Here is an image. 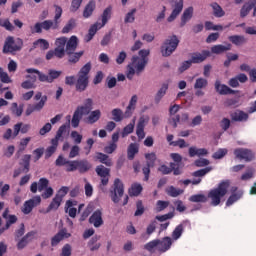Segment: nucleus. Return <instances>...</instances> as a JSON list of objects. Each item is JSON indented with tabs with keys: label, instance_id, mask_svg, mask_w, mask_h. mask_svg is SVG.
Returning a JSON list of instances; mask_svg holds the SVG:
<instances>
[{
	"label": "nucleus",
	"instance_id": "obj_1",
	"mask_svg": "<svg viewBox=\"0 0 256 256\" xmlns=\"http://www.w3.org/2000/svg\"><path fill=\"white\" fill-rule=\"evenodd\" d=\"M149 49H142L139 51V56H133L131 63L127 66L126 77L127 79H133L135 75L143 73L145 66L147 65V57H149Z\"/></svg>",
	"mask_w": 256,
	"mask_h": 256
},
{
	"label": "nucleus",
	"instance_id": "obj_2",
	"mask_svg": "<svg viewBox=\"0 0 256 256\" xmlns=\"http://www.w3.org/2000/svg\"><path fill=\"white\" fill-rule=\"evenodd\" d=\"M112 13H113L112 6H108L106 9H104L101 15L102 22H97L96 24L92 25L89 29L88 34L84 37V41H86V43H89V41H91V39L95 37V34L97 33V31H99V29H103V27L107 25V23L109 22V19H111Z\"/></svg>",
	"mask_w": 256,
	"mask_h": 256
},
{
	"label": "nucleus",
	"instance_id": "obj_3",
	"mask_svg": "<svg viewBox=\"0 0 256 256\" xmlns=\"http://www.w3.org/2000/svg\"><path fill=\"white\" fill-rule=\"evenodd\" d=\"M89 71H91V63H86L78 72L76 91L81 93L87 89L89 85Z\"/></svg>",
	"mask_w": 256,
	"mask_h": 256
},
{
	"label": "nucleus",
	"instance_id": "obj_4",
	"mask_svg": "<svg viewBox=\"0 0 256 256\" xmlns=\"http://www.w3.org/2000/svg\"><path fill=\"white\" fill-rule=\"evenodd\" d=\"M177 47H179V38L177 36L172 35L169 36L161 45L160 53L162 57H171L173 53L177 50Z\"/></svg>",
	"mask_w": 256,
	"mask_h": 256
},
{
	"label": "nucleus",
	"instance_id": "obj_5",
	"mask_svg": "<svg viewBox=\"0 0 256 256\" xmlns=\"http://www.w3.org/2000/svg\"><path fill=\"white\" fill-rule=\"evenodd\" d=\"M229 189V182H222L219 186L211 190L208 194L209 199H211V205L217 207L221 203V197L227 195V190Z\"/></svg>",
	"mask_w": 256,
	"mask_h": 256
},
{
	"label": "nucleus",
	"instance_id": "obj_6",
	"mask_svg": "<svg viewBox=\"0 0 256 256\" xmlns=\"http://www.w3.org/2000/svg\"><path fill=\"white\" fill-rule=\"evenodd\" d=\"M124 193L125 187L123 186V182L121 181V179L116 178L114 180L113 188L110 190V197L113 203H119Z\"/></svg>",
	"mask_w": 256,
	"mask_h": 256
},
{
	"label": "nucleus",
	"instance_id": "obj_7",
	"mask_svg": "<svg viewBox=\"0 0 256 256\" xmlns=\"http://www.w3.org/2000/svg\"><path fill=\"white\" fill-rule=\"evenodd\" d=\"M21 45V40H15V38L9 36L5 40L3 53H15V51H19V49H21Z\"/></svg>",
	"mask_w": 256,
	"mask_h": 256
},
{
	"label": "nucleus",
	"instance_id": "obj_8",
	"mask_svg": "<svg viewBox=\"0 0 256 256\" xmlns=\"http://www.w3.org/2000/svg\"><path fill=\"white\" fill-rule=\"evenodd\" d=\"M39 205H41V196H34L32 199L24 203L22 213H24V215H29V213Z\"/></svg>",
	"mask_w": 256,
	"mask_h": 256
},
{
	"label": "nucleus",
	"instance_id": "obj_9",
	"mask_svg": "<svg viewBox=\"0 0 256 256\" xmlns=\"http://www.w3.org/2000/svg\"><path fill=\"white\" fill-rule=\"evenodd\" d=\"M155 159H157L155 153L146 154L147 166L142 170L144 173V181H149V174L151 173V167L155 165Z\"/></svg>",
	"mask_w": 256,
	"mask_h": 256
},
{
	"label": "nucleus",
	"instance_id": "obj_10",
	"mask_svg": "<svg viewBox=\"0 0 256 256\" xmlns=\"http://www.w3.org/2000/svg\"><path fill=\"white\" fill-rule=\"evenodd\" d=\"M96 173L99 177H101L102 185L105 186L109 183V175L111 173V170L109 168H106L103 165H99L96 167Z\"/></svg>",
	"mask_w": 256,
	"mask_h": 256
},
{
	"label": "nucleus",
	"instance_id": "obj_11",
	"mask_svg": "<svg viewBox=\"0 0 256 256\" xmlns=\"http://www.w3.org/2000/svg\"><path fill=\"white\" fill-rule=\"evenodd\" d=\"M234 155L236 159H240L243 161H252L253 160V152L248 149L238 148L234 150Z\"/></svg>",
	"mask_w": 256,
	"mask_h": 256
},
{
	"label": "nucleus",
	"instance_id": "obj_12",
	"mask_svg": "<svg viewBox=\"0 0 256 256\" xmlns=\"http://www.w3.org/2000/svg\"><path fill=\"white\" fill-rule=\"evenodd\" d=\"M71 237V233L67 232V229L60 230L54 237L51 239L52 247H57L63 239H69Z\"/></svg>",
	"mask_w": 256,
	"mask_h": 256
},
{
	"label": "nucleus",
	"instance_id": "obj_13",
	"mask_svg": "<svg viewBox=\"0 0 256 256\" xmlns=\"http://www.w3.org/2000/svg\"><path fill=\"white\" fill-rule=\"evenodd\" d=\"M173 245V239L171 237H164L162 240H158V251L165 253L171 249Z\"/></svg>",
	"mask_w": 256,
	"mask_h": 256
},
{
	"label": "nucleus",
	"instance_id": "obj_14",
	"mask_svg": "<svg viewBox=\"0 0 256 256\" xmlns=\"http://www.w3.org/2000/svg\"><path fill=\"white\" fill-rule=\"evenodd\" d=\"M183 11V0L178 1L175 6L174 9L172 11V13L170 14V16L167 18V22L168 23H173V21L175 19H177V17H179V14Z\"/></svg>",
	"mask_w": 256,
	"mask_h": 256
},
{
	"label": "nucleus",
	"instance_id": "obj_15",
	"mask_svg": "<svg viewBox=\"0 0 256 256\" xmlns=\"http://www.w3.org/2000/svg\"><path fill=\"white\" fill-rule=\"evenodd\" d=\"M215 89L220 95H233V93H235L229 86L221 84V81L219 80H216L215 82Z\"/></svg>",
	"mask_w": 256,
	"mask_h": 256
},
{
	"label": "nucleus",
	"instance_id": "obj_16",
	"mask_svg": "<svg viewBox=\"0 0 256 256\" xmlns=\"http://www.w3.org/2000/svg\"><path fill=\"white\" fill-rule=\"evenodd\" d=\"M167 91H169V84L163 83L154 96V101L156 104L161 103L163 97L167 95Z\"/></svg>",
	"mask_w": 256,
	"mask_h": 256
},
{
	"label": "nucleus",
	"instance_id": "obj_17",
	"mask_svg": "<svg viewBox=\"0 0 256 256\" xmlns=\"http://www.w3.org/2000/svg\"><path fill=\"white\" fill-rule=\"evenodd\" d=\"M66 121L67 124L60 126L57 131L56 137L52 139L53 141H56L57 143H59V141H63V133H65V131H67V127L71 125V115L66 116Z\"/></svg>",
	"mask_w": 256,
	"mask_h": 256
},
{
	"label": "nucleus",
	"instance_id": "obj_18",
	"mask_svg": "<svg viewBox=\"0 0 256 256\" xmlns=\"http://www.w3.org/2000/svg\"><path fill=\"white\" fill-rule=\"evenodd\" d=\"M211 55V52L204 50L201 53L196 52L194 54H192L190 61L192 63H203V61H205V59H207V57H209Z\"/></svg>",
	"mask_w": 256,
	"mask_h": 256
},
{
	"label": "nucleus",
	"instance_id": "obj_19",
	"mask_svg": "<svg viewBox=\"0 0 256 256\" xmlns=\"http://www.w3.org/2000/svg\"><path fill=\"white\" fill-rule=\"evenodd\" d=\"M89 222L96 228L101 227V225H103V214L100 212V210H96L92 214V217L89 218Z\"/></svg>",
	"mask_w": 256,
	"mask_h": 256
},
{
	"label": "nucleus",
	"instance_id": "obj_20",
	"mask_svg": "<svg viewBox=\"0 0 256 256\" xmlns=\"http://www.w3.org/2000/svg\"><path fill=\"white\" fill-rule=\"evenodd\" d=\"M252 9H255V3L253 2V0H249L248 2L244 3V5L242 6L240 10V17L242 19L247 17V15L251 13Z\"/></svg>",
	"mask_w": 256,
	"mask_h": 256
},
{
	"label": "nucleus",
	"instance_id": "obj_21",
	"mask_svg": "<svg viewBox=\"0 0 256 256\" xmlns=\"http://www.w3.org/2000/svg\"><path fill=\"white\" fill-rule=\"evenodd\" d=\"M46 103H47V97L42 98V100L36 103L34 106H30L26 109V115H31L33 111H41V109L45 107Z\"/></svg>",
	"mask_w": 256,
	"mask_h": 256
},
{
	"label": "nucleus",
	"instance_id": "obj_22",
	"mask_svg": "<svg viewBox=\"0 0 256 256\" xmlns=\"http://www.w3.org/2000/svg\"><path fill=\"white\" fill-rule=\"evenodd\" d=\"M75 205H77V202L68 200L65 206L66 213H68L69 217H72L73 219L77 217V208H73Z\"/></svg>",
	"mask_w": 256,
	"mask_h": 256
},
{
	"label": "nucleus",
	"instance_id": "obj_23",
	"mask_svg": "<svg viewBox=\"0 0 256 256\" xmlns=\"http://www.w3.org/2000/svg\"><path fill=\"white\" fill-rule=\"evenodd\" d=\"M193 11V7H188L184 10L181 17V27H184V25H186L188 21H191V19H193Z\"/></svg>",
	"mask_w": 256,
	"mask_h": 256
},
{
	"label": "nucleus",
	"instance_id": "obj_24",
	"mask_svg": "<svg viewBox=\"0 0 256 256\" xmlns=\"http://www.w3.org/2000/svg\"><path fill=\"white\" fill-rule=\"evenodd\" d=\"M231 50V44H226V45H214L211 47V52L214 53L215 55H221V53H225V51H230Z\"/></svg>",
	"mask_w": 256,
	"mask_h": 256
},
{
	"label": "nucleus",
	"instance_id": "obj_25",
	"mask_svg": "<svg viewBox=\"0 0 256 256\" xmlns=\"http://www.w3.org/2000/svg\"><path fill=\"white\" fill-rule=\"evenodd\" d=\"M96 3L95 0H91L84 8L83 17L89 19L95 11Z\"/></svg>",
	"mask_w": 256,
	"mask_h": 256
},
{
	"label": "nucleus",
	"instance_id": "obj_26",
	"mask_svg": "<svg viewBox=\"0 0 256 256\" xmlns=\"http://www.w3.org/2000/svg\"><path fill=\"white\" fill-rule=\"evenodd\" d=\"M101 119V110L97 109L89 113L88 117L86 118L87 123L93 125V123H97Z\"/></svg>",
	"mask_w": 256,
	"mask_h": 256
},
{
	"label": "nucleus",
	"instance_id": "obj_27",
	"mask_svg": "<svg viewBox=\"0 0 256 256\" xmlns=\"http://www.w3.org/2000/svg\"><path fill=\"white\" fill-rule=\"evenodd\" d=\"M2 217L6 219V228L11 227L12 225H15V223H17V216L9 215V209H6L3 212Z\"/></svg>",
	"mask_w": 256,
	"mask_h": 256
},
{
	"label": "nucleus",
	"instance_id": "obj_28",
	"mask_svg": "<svg viewBox=\"0 0 256 256\" xmlns=\"http://www.w3.org/2000/svg\"><path fill=\"white\" fill-rule=\"evenodd\" d=\"M78 39L76 36L70 37L69 41L66 44V53L71 54L77 49Z\"/></svg>",
	"mask_w": 256,
	"mask_h": 256
},
{
	"label": "nucleus",
	"instance_id": "obj_29",
	"mask_svg": "<svg viewBox=\"0 0 256 256\" xmlns=\"http://www.w3.org/2000/svg\"><path fill=\"white\" fill-rule=\"evenodd\" d=\"M139 153V144L137 143H131L128 146L127 155L128 159L133 160L135 159V155Z\"/></svg>",
	"mask_w": 256,
	"mask_h": 256
},
{
	"label": "nucleus",
	"instance_id": "obj_30",
	"mask_svg": "<svg viewBox=\"0 0 256 256\" xmlns=\"http://www.w3.org/2000/svg\"><path fill=\"white\" fill-rule=\"evenodd\" d=\"M30 237H33V233L29 232L26 234L24 237L21 238V240L18 241L17 243V249L21 251V249H25L29 243Z\"/></svg>",
	"mask_w": 256,
	"mask_h": 256
},
{
	"label": "nucleus",
	"instance_id": "obj_31",
	"mask_svg": "<svg viewBox=\"0 0 256 256\" xmlns=\"http://www.w3.org/2000/svg\"><path fill=\"white\" fill-rule=\"evenodd\" d=\"M42 29L49 31V29H59V22L55 20H45L42 22Z\"/></svg>",
	"mask_w": 256,
	"mask_h": 256
},
{
	"label": "nucleus",
	"instance_id": "obj_32",
	"mask_svg": "<svg viewBox=\"0 0 256 256\" xmlns=\"http://www.w3.org/2000/svg\"><path fill=\"white\" fill-rule=\"evenodd\" d=\"M231 117L233 121H247V119H249V115L241 110H237L232 113Z\"/></svg>",
	"mask_w": 256,
	"mask_h": 256
},
{
	"label": "nucleus",
	"instance_id": "obj_33",
	"mask_svg": "<svg viewBox=\"0 0 256 256\" xmlns=\"http://www.w3.org/2000/svg\"><path fill=\"white\" fill-rule=\"evenodd\" d=\"M62 202L63 200H60L59 196H55L50 205L48 206L47 212L49 213V211H57L59 207H61Z\"/></svg>",
	"mask_w": 256,
	"mask_h": 256
},
{
	"label": "nucleus",
	"instance_id": "obj_34",
	"mask_svg": "<svg viewBox=\"0 0 256 256\" xmlns=\"http://www.w3.org/2000/svg\"><path fill=\"white\" fill-rule=\"evenodd\" d=\"M228 39L229 41H231V43L238 46L247 43V39H245V36H241V35L229 36Z\"/></svg>",
	"mask_w": 256,
	"mask_h": 256
},
{
	"label": "nucleus",
	"instance_id": "obj_35",
	"mask_svg": "<svg viewBox=\"0 0 256 256\" xmlns=\"http://www.w3.org/2000/svg\"><path fill=\"white\" fill-rule=\"evenodd\" d=\"M144 249H146V251H149L150 253H153V251H155V249H157V251H159V239L152 240V241L146 243L144 245Z\"/></svg>",
	"mask_w": 256,
	"mask_h": 256
},
{
	"label": "nucleus",
	"instance_id": "obj_36",
	"mask_svg": "<svg viewBox=\"0 0 256 256\" xmlns=\"http://www.w3.org/2000/svg\"><path fill=\"white\" fill-rule=\"evenodd\" d=\"M33 45L35 49L38 47L39 49H42V51H47V49H49V41L45 39H38L33 43Z\"/></svg>",
	"mask_w": 256,
	"mask_h": 256
},
{
	"label": "nucleus",
	"instance_id": "obj_37",
	"mask_svg": "<svg viewBox=\"0 0 256 256\" xmlns=\"http://www.w3.org/2000/svg\"><path fill=\"white\" fill-rule=\"evenodd\" d=\"M112 119H113V121H116V123L123 121V119H124L123 110L119 109V108L113 109L112 110Z\"/></svg>",
	"mask_w": 256,
	"mask_h": 256
},
{
	"label": "nucleus",
	"instance_id": "obj_38",
	"mask_svg": "<svg viewBox=\"0 0 256 256\" xmlns=\"http://www.w3.org/2000/svg\"><path fill=\"white\" fill-rule=\"evenodd\" d=\"M77 163V169L80 171V173H85L91 169V164L87 160L77 161Z\"/></svg>",
	"mask_w": 256,
	"mask_h": 256
},
{
	"label": "nucleus",
	"instance_id": "obj_39",
	"mask_svg": "<svg viewBox=\"0 0 256 256\" xmlns=\"http://www.w3.org/2000/svg\"><path fill=\"white\" fill-rule=\"evenodd\" d=\"M166 193L170 197H179V195H183V189L175 188L174 186H169L166 189Z\"/></svg>",
	"mask_w": 256,
	"mask_h": 256
},
{
	"label": "nucleus",
	"instance_id": "obj_40",
	"mask_svg": "<svg viewBox=\"0 0 256 256\" xmlns=\"http://www.w3.org/2000/svg\"><path fill=\"white\" fill-rule=\"evenodd\" d=\"M241 197H243V191H238L236 194L231 195L226 202V206L231 207V205L236 203V201H239Z\"/></svg>",
	"mask_w": 256,
	"mask_h": 256
},
{
	"label": "nucleus",
	"instance_id": "obj_41",
	"mask_svg": "<svg viewBox=\"0 0 256 256\" xmlns=\"http://www.w3.org/2000/svg\"><path fill=\"white\" fill-rule=\"evenodd\" d=\"M192 203H207V196L204 194H195L189 198Z\"/></svg>",
	"mask_w": 256,
	"mask_h": 256
},
{
	"label": "nucleus",
	"instance_id": "obj_42",
	"mask_svg": "<svg viewBox=\"0 0 256 256\" xmlns=\"http://www.w3.org/2000/svg\"><path fill=\"white\" fill-rule=\"evenodd\" d=\"M207 85H209V81L203 77H200L196 79L194 89H205Z\"/></svg>",
	"mask_w": 256,
	"mask_h": 256
},
{
	"label": "nucleus",
	"instance_id": "obj_43",
	"mask_svg": "<svg viewBox=\"0 0 256 256\" xmlns=\"http://www.w3.org/2000/svg\"><path fill=\"white\" fill-rule=\"evenodd\" d=\"M143 191V186L141 184H133L129 189V193L132 197H137Z\"/></svg>",
	"mask_w": 256,
	"mask_h": 256
},
{
	"label": "nucleus",
	"instance_id": "obj_44",
	"mask_svg": "<svg viewBox=\"0 0 256 256\" xmlns=\"http://www.w3.org/2000/svg\"><path fill=\"white\" fill-rule=\"evenodd\" d=\"M97 159L100 161V163L106 165V167H111L113 165V162L111 161V159H109V156H107L106 154L98 153Z\"/></svg>",
	"mask_w": 256,
	"mask_h": 256
},
{
	"label": "nucleus",
	"instance_id": "obj_45",
	"mask_svg": "<svg viewBox=\"0 0 256 256\" xmlns=\"http://www.w3.org/2000/svg\"><path fill=\"white\" fill-rule=\"evenodd\" d=\"M51 144L52 145L46 149L45 155L47 158L51 157V155L57 151V147H59V142H57V140H52Z\"/></svg>",
	"mask_w": 256,
	"mask_h": 256
},
{
	"label": "nucleus",
	"instance_id": "obj_46",
	"mask_svg": "<svg viewBox=\"0 0 256 256\" xmlns=\"http://www.w3.org/2000/svg\"><path fill=\"white\" fill-rule=\"evenodd\" d=\"M135 129V118L132 120L130 124H128L122 131L121 135L123 138L127 137V135H131L133 130Z\"/></svg>",
	"mask_w": 256,
	"mask_h": 256
},
{
	"label": "nucleus",
	"instance_id": "obj_47",
	"mask_svg": "<svg viewBox=\"0 0 256 256\" xmlns=\"http://www.w3.org/2000/svg\"><path fill=\"white\" fill-rule=\"evenodd\" d=\"M37 72H38V70L34 69V68L26 69V73H28V75H26V79L35 83L37 81V77H38Z\"/></svg>",
	"mask_w": 256,
	"mask_h": 256
},
{
	"label": "nucleus",
	"instance_id": "obj_48",
	"mask_svg": "<svg viewBox=\"0 0 256 256\" xmlns=\"http://www.w3.org/2000/svg\"><path fill=\"white\" fill-rule=\"evenodd\" d=\"M211 7L213 9V14L215 15V17H223L225 15V11H223V8H221L219 4L212 3Z\"/></svg>",
	"mask_w": 256,
	"mask_h": 256
},
{
	"label": "nucleus",
	"instance_id": "obj_49",
	"mask_svg": "<svg viewBox=\"0 0 256 256\" xmlns=\"http://www.w3.org/2000/svg\"><path fill=\"white\" fill-rule=\"evenodd\" d=\"M182 235H183V226L180 224L172 232V241H177L178 239H181Z\"/></svg>",
	"mask_w": 256,
	"mask_h": 256
},
{
	"label": "nucleus",
	"instance_id": "obj_50",
	"mask_svg": "<svg viewBox=\"0 0 256 256\" xmlns=\"http://www.w3.org/2000/svg\"><path fill=\"white\" fill-rule=\"evenodd\" d=\"M135 13H137V9L135 8L126 13L124 23H135Z\"/></svg>",
	"mask_w": 256,
	"mask_h": 256
},
{
	"label": "nucleus",
	"instance_id": "obj_51",
	"mask_svg": "<svg viewBox=\"0 0 256 256\" xmlns=\"http://www.w3.org/2000/svg\"><path fill=\"white\" fill-rule=\"evenodd\" d=\"M83 116L79 114V112H76V110L74 111L72 120H71V125L74 129H77V127H79V123H81V118Z\"/></svg>",
	"mask_w": 256,
	"mask_h": 256
},
{
	"label": "nucleus",
	"instance_id": "obj_52",
	"mask_svg": "<svg viewBox=\"0 0 256 256\" xmlns=\"http://www.w3.org/2000/svg\"><path fill=\"white\" fill-rule=\"evenodd\" d=\"M166 13H167V7L162 6L161 11H159L155 17L156 23H163V21H165Z\"/></svg>",
	"mask_w": 256,
	"mask_h": 256
},
{
	"label": "nucleus",
	"instance_id": "obj_53",
	"mask_svg": "<svg viewBox=\"0 0 256 256\" xmlns=\"http://www.w3.org/2000/svg\"><path fill=\"white\" fill-rule=\"evenodd\" d=\"M71 255H73V247L71 246V244H65L61 248V252L59 256H71Z\"/></svg>",
	"mask_w": 256,
	"mask_h": 256
},
{
	"label": "nucleus",
	"instance_id": "obj_54",
	"mask_svg": "<svg viewBox=\"0 0 256 256\" xmlns=\"http://www.w3.org/2000/svg\"><path fill=\"white\" fill-rule=\"evenodd\" d=\"M0 27H3L6 31H15V26L11 24L9 19H0Z\"/></svg>",
	"mask_w": 256,
	"mask_h": 256
},
{
	"label": "nucleus",
	"instance_id": "obj_55",
	"mask_svg": "<svg viewBox=\"0 0 256 256\" xmlns=\"http://www.w3.org/2000/svg\"><path fill=\"white\" fill-rule=\"evenodd\" d=\"M211 171H213V167L209 166V167H206L204 169H200V170H197L193 173V176L194 177H205V175H207V173H211Z\"/></svg>",
	"mask_w": 256,
	"mask_h": 256
},
{
	"label": "nucleus",
	"instance_id": "obj_56",
	"mask_svg": "<svg viewBox=\"0 0 256 256\" xmlns=\"http://www.w3.org/2000/svg\"><path fill=\"white\" fill-rule=\"evenodd\" d=\"M0 81L2 83H12L13 80H11V77H9V74L3 70V68L0 67Z\"/></svg>",
	"mask_w": 256,
	"mask_h": 256
},
{
	"label": "nucleus",
	"instance_id": "obj_57",
	"mask_svg": "<svg viewBox=\"0 0 256 256\" xmlns=\"http://www.w3.org/2000/svg\"><path fill=\"white\" fill-rule=\"evenodd\" d=\"M11 111L17 117H21V115H23V107L22 106H18L17 102L12 103Z\"/></svg>",
	"mask_w": 256,
	"mask_h": 256
},
{
	"label": "nucleus",
	"instance_id": "obj_58",
	"mask_svg": "<svg viewBox=\"0 0 256 256\" xmlns=\"http://www.w3.org/2000/svg\"><path fill=\"white\" fill-rule=\"evenodd\" d=\"M227 153V148H220L213 154V159H223Z\"/></svg>",
	"mask_w": 256,
	"mask_h": 256
},
{
	"label": "nucleus",
	"instance_id": "obj_59",
	"mask_svg": "<svg viewBox=\"0 0 256 256\" xmlns=\"http://www.w3.org/2000/svg\"><path fill=\"white\" fill-rule=\"evenodd\" d=\"M169 207V201H162L159 200L156 203V211L157 213H160V211H163Z\"/></svg>",
	"mask_w": 256,
	"mask_h": 256
},
{
	"label": "nucleus",
	"instance_id": "obj_60",
	"mask_svg": "<svg viewBox=\"0 0 256 256\" xmlns=\"http://www.w3.org/2000/svg\"><path fill=\"white\" fill-rule=\"evenodd\" d=\"M82 3H83V0H72L71 6H70L71 13H76V11H79Z\"/></svg>",
	"mask_w": 256,
	"mask_h": 256
},
{
	"label": "nucleus",
	"instance_id": "obj_61",
	"mask_svg": "<svg viewBox=\"0 0 256 256\" xmlns=\"http://www.w3.org/2000/svg\"><path fill=\"white\" fill-rule=\"evenodd\" d=\"M90 251H98L101 247V243H97V238H92L88 243Z\"/></svg>",
	"mask_w": 256,
	"mask_h": 256
},
{
	"label": "nucleus",
	"instance_id": "obj_62",
	"mask_svg": "<svg viewBox=\"0 0 256 256\" xmlns=\"http://www.w3.org/2000/svg\"><path fill=\"white\" fill-rule=\"evenodd\" d=\"M72 29H75V19H70L67 22V24L62 29V33H69V31H72Z\"/></svg>",
	"mask_w": 256,
	"mask_h": 256
},
{
	"label": "nucleus",
	"instance_id": "obj_63",
	"mask_svg": "<svg viewBox=\"0 0 256 256\" xmlns=\"http://www.w3.org/2000/svg\"><path fill=\"white\" fill-rule=\"evenodd\" d=\"M49 187V180L46 178H41L38 182V191H45Z\"/></svg>",
	"mask_w": 256,
	"mask_h": 256
},
{
	"label": "nucleus",
	"instance_id": "obj_64",
	"mask_svg": "<svg viewBox=\"0 0 256 256\" xmlns=\"http://www.w3.org/2000/svg\"><path fill=\"white\" fill-rule=\"evenodd\" d=\"M77 165H78L77 160H74V161L68 160L65 166L66 171L68 172L77 171Z\"/></svg>",
	"mask_w": 256,
	"mask_h": 256
}]
</instances>
